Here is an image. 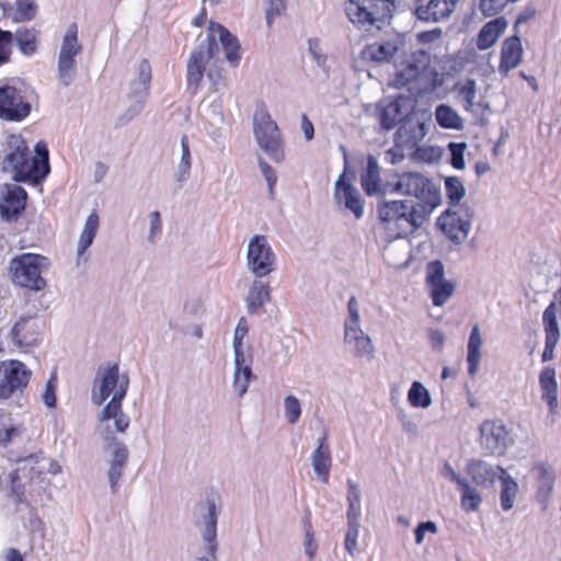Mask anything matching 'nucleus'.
<instances>
[{"instance_id":"f257e3e1","label":"nucleus","mask_w":561,"mask_h":561,"mask_svg":"<svg viewBox=\"0 0 561 561\" xmlns=\"http://www.w3.org/2000/svg\"><path fill=\"white\" fill-rule=\"evenodd\" d=\"M216 36H218V41L224 48L228 62L233 67L238 66L240 62L241 46L237 36L222 24L210 21L206 43L201 44L192 51L186 65V85L187 90L193 94H195L201 87L206 70V64L216 58L219 53Z\"/></svg>"},{"instance_id":"f03ea898","label":"nucleus","mask_w":561,"mask_h":561,"mask_svg":"<svg viewBox=\"0 0 561 561\" xmlns=\"http://www.w3.org/2000/svg\"><path fill=\"white\" fill-rule=\"evenodd\" d=\"M5 145L7 153L2 161V170L10 173L14 182L38 184L47 176L49 152L46 142L38 141L34 154L21 135H9Z\"/></svg>"},{"instance_id":"7ed1b4c3","label":"nucleus","mask_w":561,"mask_h":561,"mask_svg":"<svg viewBox=\"0 0 561 561\" xmlns=\"http://www.w3.org/2000/svg\"><path fill=\"white\" fill-rule=\"evenodd\" d=\"M379 220L391 238H402L415 230L425 216L408 201L383 202L378 207Z\"/></svg>"},{"instance_id":"20e7f679","label":"nucleus","mask_w":561,"mask_h":561,"mask_svg":"<svg viewBox=\"0 0 561 561\" xmlns=\"http://www.w3.org/2000/svg\"><path fill=\"white\" fill-rule=\"evenodd\" d=\"M391 186L390 193L415 197L419 203L414 204L420 211L426 216L440 203L438 187L426 176L417 172H404L397 176Z\"/></svg>"},{"instance_id":"39448f33","label":"nucleus","mask_w":561,"mask_h":561,"mask_svg":"<svg viewBox=\"0 0 561 561\" xmlns=\"http://www.w3.org/2000/svg\"><path fill=\"white\" fill-rule=\"evenodd\" d=\"M50 267L48 257L37 253H22L11 259L9 275L11 282L21 288L41 291L47 286L42 273Z\"/></svg>"},{"instance_id":"423d86ee","label":"nucleus","mask_w":561,"mask_h":561,"mask_svg":"<svg viewBox=\"0 0 561 561\" xmlns=\"http://www.w3.org/2000/svg\"><path fill=\"white\" fill-rule=\"evenodd\" d=\"M394 10L392 0H348L345 12L350 21L358 27H370L385 23Z\"/></svg>"},{"instance_id":"0eeeda50","label":"nucleus","mask_w":561,"mask_h":561,"mask_svg":"<svg viewBox=\"0 0 561 561\" xmlns=\"http://www.w3.org/2000/svg\"><path fill=\"white\" fill-rule=\"evenodd\" d=\"M253 121L254 135L260 148L274 162H282L285 158L284 144L277 124L264 107L255 111Z\"/></svg>"},{"instance_id":"6e6552de","label":"nucleus","mask_w":561,"mask_h":561,"mask_svg":"<svg viewBox=\"0 0 561 561\" xmlns=\"http://www.w3.org/2000/svg\"><path fill=\"white\" fill-rule=\"evenodd\" d=\"M32 377V371L19 359L0 362V400L11 398L15 392L23 391Z\"/></svg>"},{"instance_id":"1a4fd4ad","label":"nucleus","mask_w":561,"mask_h":561,"mask_svg":"<svg viewBox=\"0 0 561 561\" xmlns=\"http://www.w3.org/2000/svg\"><path fill=\"white\" fill-rule=\"evenodd\" d=\"M472 217L473 211L469 206L458 205L444 211L437 219V226L448 239L460 242L468 237Z\"/></svg>"},{"instance_id":"9d476101","label":"nucleus","mask_w":561,"mask_h":561,"mask_svg":"<svg viewBox=\"0 0 561 561\" xmlns=\"http://www.w3.org/2000/svg\"><path fill=\"white\" fill-rule=\"evenodd\" d=\"M81 51L78 42V25L71 23L62 38L58 58V78L64 85H69L75 77L76 56Z\"/></svg>"},{"instance_id":"9b49d317","label":"nucleus","mask_w":561,"mask_h":561,"mask_svg":"<svg viewBox=\"0 0 561 561\" xmlns=\"http://www.w3.org/2000/svg\"><path fill=\"white\" fill-rule=\"evenodd\" d=\"M247 259L249 268L256 277H264L273 271L275 254L265 236L257 234L251 239Z\"/></svg>"},{"instance_id":"f8f14e48","label":"nucleus","mask_w":561,"mask_h":561,"mask_svg":"<svg viewBox=\"0 0 561 561\" xmlns=\"http://www.w3.org/2000/svg\"><path fill=\"white\" fill-rule=\"evenodd\" d=\"M431 57L424 50H415L408 55L398 66L393 78L394 88H403L417 81L430 68Z\"/></svg>"},{"instance_id":"ddd939ff","label":"nucleus","mask_w":561,"mask_h":561,"mask_svg":"<svg viewBox=\"0 0 561 561\" xmlns=\"http://www.w3.org/2000/svg\"><path fill=\"white\" fill-rule=\"evenodd\" d=\"M31 103L13 85L0 87V119L22 122L31 113Z\"/></svg>"},{"instance_id":"4468645a","label":"nucleus","mask_w":561,"mask_h":561,"mask_svg":"<svg viewBox=\"0 0 561 561\" xmlns=\"http://www.w3.org/2000/svg\"><path fill=\"white\" fill-rule=\"evenodd\" d=\"M99 381V393L93 394V402L101 405L111 394H117L125 385V396L129 387V378L126 374L119 373L117 363L100 368L95 378Z\"/></svg>"},{"instance_id":"2eb2a0df","label":"nucleus","mask_w":561,"mask_h":561,"mask_svg":"<svg viewBox=\"0 0 561 561\" xmlns=\"http://www.w3.org/2000/svg\"><path fill=\"white\" fill-rule=\"evenodd\" d=\"M557 312H561V287L554 293L553 301L550 302L542 314L545 330V348L541 356L542 362H549L554 358V350L560 340Z\"/></svg>"},{"instance_id":"dca6fc26","label":"nucleus","mask_w":561,"mask_h":561,"mask_svg":"<svg viewBox=\"0 0 561 561\" xmlns=\"http://www.w3.org/2000/svg\"><path fill=\"white\" fill-rule=\"evenodd\" d=\"M426 285L434 306H443L454 294L455 283L445 279L444 265L436 260L426 267Z\"/></svg>"},{"instance_id":"f3484780","label":"nucleus","mask_w":561,"mask_h":561,"mask_svg":"<svg viewBox=\"0 0 561 561\" xmlns=\"http://www.w3.org/2000/svg\"><path fill=\"white\" fill-rule=\"evenodd\" d=\"M27 193L16 184L0 186V216L7 221L16 220L26 207Z\"/></svg>"},{"instance_id":"a211bd4d","label":"nucleus","mask_w":561,"mask_h":561,"mask_svg":"<svg viewBox=\"0 0 561 561\" xmlns=\"http://www.w3.org/2000/svg\"><path fill=\"white\" fill-rule=\"evenodd\" d=\"M511 442L510 433L500 421L486 420L480 425V444L490 455H502Z\"/></svg>"},{"instance_id":"6ab92c4d","label":"nucleus","mask_w":561,"mask_h":561,"mask_svg":"<svg viewBox=\"0 0 561 561\" xmlns=\"http://www.w3.org/2000/svg\"><path fill=\"white\" fill-rule=\"evenodd\" d=\"M334 201L337 206L351 210L356 219H360L364 215V201L359 192L346 179V171L341 174L334 186Z\"/></svg>"},{"instance_id":"aec40b11","label":"nucleus","mask_w":561,"mask_h":561,"mask_svg":"<svg viewBox=\"0 0 561 561\" xmlns=\"http://www.w3.org/2000/svg\"><path fill=\"white\" fill-rule=\"evenodd\" d=\"M41 324L36 317H21L11 329V339L19 347L34 346L39 342Z\"/></svg>"},{"instance_id":"412c9836","label":"nucleus","mask_w":561,"mask_h":561,"mask_svg":"<svg viewBox=\"0 0 561 561\" xmlns=\"http://www.w3.org/2000/svg\"><path fill=\"white\" fill-rule=\"evenodd\" d=\"M459 0H419L415 13L425 22H439L447 19L456 9Z\"/></svg>"},{"instance_id":"4be33fe9","label":"nucleus","mask_w":561,"mask_h":561,"mask_svg":"<svg viewBox=\"0 0 561 561\" xmlns=\"http://www.w3.org/2000/svg\"><path fill=\"white\" fill-rule=\"evenodd\" d=\"M531 477L536 488L535 500L540 504L541 510L545 511L554 484L553 471L551 467L536 465L531 468Z\"/></svg>"},{"instance_id":"5701e85b","label":"nucleus","mask_w":561,"mask_h":561,"mask_svg":"<svg viewBox=\"0 0 561 561\" xmlns=\"http://www.w3.org/2000/svg\"><path fill=\"white\" fill-rule=\"evenodd\" d=\"M2 18L11 19L13 23L32 21L37 14L36 0H15L14 4L0 2Z\"/></svg>"},{"instance_id":"b1692460","label":"nucleus","mask_w":561,"mask_h":561,"mask_svg":"<svg viewBox=\"0 0 561 561\" xmlns=\"http://www.w3.org/2000/svg\"><path fill=\"white\" fill-rule=\"evenodd\" d=\"M125 398V386L117 394H114L110 402L104 407L100 421L114 420L115 430L119 433H124L129 426V417L123 412L122 401Z\"/></svg>"},{"instance_id":"393cba45","label":"nucleus","mask_w":561,"mask_h":561,"mask_svg":"<svg viewBox=\"0 0 561 561\" xmlns=\"http://www.w3.org/2000/svg\"><path fill=\"white\" fill-rule=\"evenodd\" d=\"M523 46L518 36L506 38L501 48V60L499 69L501 72H508L516 68L522 61Z\"/></svg>"},{"instance_id":"a878e982","label":"nucleus","mask_w":561,"mask_h":561,"mask_svg":"<svg viewBox=\"0 0 561 561\" xmlns=\"http://www.w3.org/2000/svg\"><path fill=\"white\" fill-rule=\"evenodd\" d=\"M312 466L321 482L328 483L332 467V457L325 434L320 438L318 447L312 454Z\"/></svg>"},{"instance_id":"bb28decb","label":"nucleus","mask_w":561,"mask_h":561,"mask_svg":"<svg viewBox=\"0 0 561 561\" xmlns=\"http://www.w3.org/2000/svg\"><path fill=\"white\" fill-rule=\"evenodd\" d=\"M539 385L541 398L547 402L550 414L554 415L558 409V383L556 370L552 367H546L539 375Z\"/></svg>"},{"instance_id":"cd10ccee","label":"nucleus","mask_w":561,"mask_h":561,"mask_svg":"<svg viewBox=\"0 0 561 561\" xmlns=\"http://www.w3.org/2000/svg\"><path fill=\"white\" fill-rule=\"evenodd\" d=\"M506 27L507 21L503 16L495 18L485 23L477 37L478 48L484 50L493 46Z\"/></svg>"},{"instance_id":"c85d7f7f","label":"nucleus","mask_w":561,"mask_h":561,"mask_svg":"<svg viewBox=\"0 0 561 561\" xmlns=\"http://www.w3.org/2000/svg\"><path fill=\"white\" fill-rule=\"evenodd\" d=\"M397 51V46L392 42L371 43L362 50V58L368 61L382 62L388 61Z\"/></svg>"},{"instance_id":"c756f323","label":"nucleus","mask_w":561,"mask_h":561,"mask_svg":"<svg viewBox=\"0 0 561 561\" xmlns=\"http://www.w3.org/2000/svg\"><path fill=\"white\" fill-rule=\"evenodd\" d=\"M481 347H482V337H481L480 329L476 324L471 330L469 341H468L467 362H468V373L470 376H474L479 369V364H480V359H481Z\"/></svg>"},{"instance_id":"7c9ffc66","label":"nucleus","mask_w":561,"mask_h":561,"mask_svg":"<svg viewBox=\"0 0 561 561\" xmlns=\"http://www.w3.org/2000/svg\"><path fill=\"white\" fill-rule=\"evenodd\" d=\"M345 341L354 343L356 353L359 356L371 355L374 346L368 335L364 334L360 330L359 324L357 325H345Z\"/></svg>"},{"instance_id":"2f4dec72","label":"nucleus","mask_w":561,"mask_h":561,"mask_svg":"<svg viewBox=\"0 0 561 561\" xmlns=\"http://www.w3.org/2000/svg\"><path fill=\"white\" fill-rule=\"evenodd\" d=\"M468 473L472 481L480 486H491L497 478V471L482 461L471 462L468 467Z\"/></svg>"},{"instance_id":"473e14b6","label":"nucleus","mask_w":561,"mask_h":561,"mask_svg":"<svg viewBox=\"0 0 561 561\" xmlns=\"http://www.w3.org/2000/svg\"><path fill=\"white\" fill-rule=\"evenodd\" d=\"M360 184L365 193L369 196L379 191L380 169L376 159L371 156L368 157L367 167L360 175Z\"/></svg>"},{"instance_id":"72a5a7b5","label":"nucleus","mask_w":561,"mask_h":561,"mask_svg":"<svg viewBox=\"0 0 561 561\" xmlns=\"http://www.w3.org/2000/svg\"><path fill=\"white\" fill-rule=\"evenodd\" d=\"M378 118L383 129L390 130L394 128L404 118L399 101L393 100L381 106L378 111Z\"/></svg>"},{"instance_id":"f704fd0d","label":"nucleus","mask_w":561,"mask_h":561,"mask_svg":"<svg viewBox=\"0 0 561 561\" xmlns=\"http://www.w3.org/2000/svg\"><path fill=\"white\" fill-rule=\"evenodd\" d=\"M500 471V480H501V506L504 511H508L514 505V499L517 494L518 486L513 478H511L506 471L497 467Z\"/></svg>"},{"instance_id":"c9c22d12","label":"nucleus","mask_w":561,"mask_h":561,"mask_svg":"<svg viewBox=\"0 0 561 561\" xmlns=\"http://www.w3.org/2000/svg\"><path fill=\"white\" fill-rule=\"evenodd\" d=\"M99 229V216L95 211L91 213L84 224L83 230L78 242V257H81L88 248L92 244Z\"/></svg>"},{"instance_id":"e433bc0d","label":"nucleus","mask_w":561,"mask_h":561,"mask_svg":"<svg viewBox=\"0 0 561 561\" xmlns=\"http://www.w3.org/2000/svg\"><path fill=\"white\" fill-rule=\"evenodd\" d=\"M21 53L25 56L33 55L37 49V34L35 28L19 27L13 34Z\"/></svg>"},{"instance_id":"4c0bfd02","label":"nucleus","mask_w":561,"mask_h":561,"mask_svg":"<svg viewBox=\"0 0 561 561\" xmlns=\"http://www.w3.org/2000/svg\"><path fill=\"white\" fill-rule=\"evenodd\" d=\"M270 300V287L262 282H254L248 296V310L250 313L256 312L266 301Z\"/></svg>"},{"instance_id":"58836bf2","label":"nucleus","mask_w":561,"mask_h":561,"mask_svg":"<svg viewBox=\"0 0 561 561\" xmlns=\"http://www.w3.org/2000/svg\"><path fill=\"white\" fill-rule=\"evenodd\" d=\"M435 117L437 124L443 128L461 129L462 119L450 106L440 104L436 107Z\"/></svg>"},{"instance_id":"ea45409f","label":"nucleus","mask_w":561,"mask_h":561,"mask_svg":"<svg viewBox=\"0 0 561 561\" xmlns=\"http://www.w3.org/2000/svg\"><path fill=\"white\" fill-rule=\"evenodd\" d=\"M236 371L233 379V388L239 393V396H243L249 387L252 370L249 365L245 364L244 353L242 354V360L236 362Z\"/></svg>"},{"instance_id":"a19ab883","label":"nucleus","mask_w":561,"mask_h":561,"mask_svg":"<svg viewBox=\"0 0 561 561\" xmlns=\"http://www.w3.org/2000/svg\"><path fill=\"white\" fill-rule=\"evenodd\" d=\"M216 524L217 514L215 503H209L208 507V520L204 531V540L208 543V552L215 557L217 543H216Z\"/></svg>"},{"instance_id":"79ce46f5","label":"nucleus","mask_w":561,"mask_h":561,"mask_svg":"<svg viewBox=\"0 0 561 561\" xmlns=\"http://www.w3.org/2000/svg\"><path fill=\"white\" fill-rule=\"evenodd\" d=\"M408 400L414 408H427L432 400L427 389L419 381H414L408 392Z\"/></svg>"},{"instance_id":"37998d69","label":"nucleus","mask_w":561,"mask_h":561,"mask_svg":"<svg viewBox=\"0 0 561 561\" xmlns=\"http://www.w3.org/2000/svg\"><path fill=\"white\" fill-rule=\"evenodd\" d=\"M461 506L466 512L477 511L482 502L480 494L467 482L460 489Z\"/></svg>"},{"instance_id":"c03bdc74","label":"nucleus","mask_w":561,"mask_h":561,"mask_svg":"<svg viewBox=\"0 0 561 561\" xmlns=\"http://www.w3.org/2000/svg\"><path fill=\"white\" fill-rule=\"evenodd\" d=\"M446 195L455 208L465 196L466 190L462 182L458 178H448L445 181Z\"/></svg>"},{"instance_id":"a18cd8bd","label":"nucleus","mask_w":561,"mask_h":561,"mask_svg":"<svg viewBox=\"0 0 561 561\" xmlns=\"http://www.w3.org/2000/svg\"><path fill=\"white\" fill-rule=\"evenodd\" d=\"M249 331L248 323L244 317H241L238 321L237 328L233 335V351L236 362L242 360L243 354V339L247 336Z\"/></svg>"},{"instance_id":"49530a36","label":"nucleus","mask_w":561,"mask_h":561,"mask_svg":"<svg viewBox=\"0 0 561 561\" xmlns=\"http://www.w3.org/2000/svg\"><path fill=\"white\" fill-rule=\"evenodd\" d=\"M10 480V494L15 499L16 503L22 504L26 502L25 489L21 483L20 469H15L9 474Z\"/></svg>"},{"instance_id":"de8ad7c7","label":"nucleus","mask_w":561,"mask_h":561,"mask_svg":"<svg viewBox=\"0 0 561 561\" xmlns=\"http://www.w3.org/2000/svg\"><path fill=\"white\" fill-rule=\"evenodd\" d=\"M466 111H472L477 94V84L473 79H467L459 90Z\"/></svg>"},{"instance_id":"09e8293b","label":"nucleus","mask_w":561,"mask_h":561,"mask_svg":"<svg viewBox=\"0 0 561 561\" xmlns=\"http://www.w3.org/2000/svg\"><path fill=\"white\" fill-rule=\"evenodd\" d=\"M13 33L0 28V65L10 60L12 54Z\"/></svg>"},{"instance_id":"8fccbe9b","label":"nucleus","mask_w":561,"mask_h":561,"mask_svg":"<svg viewBox=\"0 0 561 561\" xmlns=\"http://www.w3.org/2000/svg\"><path fill=\"white\" fill-rule=\"evenodd\" d=\"M304 526H305V538H306L305 551L308 554V557L310 559H312L316 556V553H317L318 546H317L316 540H314V535H313V530H312V524H311V520H310V514H308V516L305 517Z\"/></svg>"},{"instance_id":"3c124183","label":"nucleus","mask_w":561,"mask_h":561,"mask_svg":"<svg viewBox=\"0 0 561 561\" xmlns=\"http://www.w3.org/2000/svg\"><path fill=\"white\" fill-rule=\"evenodd\" d=\"M285 416L288 423L295 424L301 414V408L298 399L294 396H287L284 401Z\"/></svg>"},{"instance_id":"603ef678","label":"nucleus","mask_w":561,"mask_h":561,"mask_svg":"<svg viewBox=\"0 0 561 561\" xmlns=\"http://www.w3.org/2000/svg\"><path fill=\"white\" fill-rule=\"evenodd\" d=\"M57 383H58L57 375L54 371L50 375L49 379L47 380L46 388H45V391L43 393V401H44V403L48 408H55L56 407V402H57V398H56Z\"/></svg>"},{"instance_id":"864d4df0","label":"nucleus","mask_w":561,"mask_h":561,"mask_svg":"<svg viewBox=\"0 0 561 561\" xmlns=\"http://www.w3.org/2000/svg\"><path fill=\"white\" fill-rule=\"evenodd\" d=\"M181 147H182V156L180 162V171L181 178L180 180L185 179L188 175L191 169V152L188 146V138L186 135H183L181 138Z\"/></svg>"},{"instance_id":"5fc2aeb1","label":"nucleus","mask_w":561,"mask_h":561,"mask_svg":"<svg viewBox=\"0 0 561 561\" xmlns=\"http://www.w3.org/2000/svg\"><path fill=\"white\" fill-rule=\"evenodd\" d=\"M359 534V524H348L345 535L344 546L350 554H354L357 549V538Z\"/></svg>"},{"instance_id":"6e6d98bb","label":"nucleus","mask_w":561,"mask_h":561,"mask_svg":"<svg viewBox=\"0 0 561 561\" xmlns=\"http://www.w3.org/2000/svg\"><path fill=\"white\" fill-rule=\"evenodd\" d=\"M286 10L285 0H268L266 9V23L271 27L275 18L279 16Z\"/></svg>"},{"instance_id":"4d7b16f0","label":"nucleus","mask_w":561,"mask_h":561,"mask_svg":"<svg viewBox=\"0 0 561 561\" xmlns=\"http://www.w3.org/2000/svg\"><path fill=\"white\" fill-rule=\"evenodd\" d=\"M259 165H260L263 176L265 178V180L268 184L270 194L273 195L274 186L276 185V182H277V175H276L274 169L263 159L259 160Z\"/></svg>"},{"instance_id":"13d9d810","label":"nucleus","mask_w":561,"mask_h":561,"mask_svg":"<svg viewBox=\"0 0 561 561\" xmlns=\"http://www.w3.org/2000/svg\"><path fill=\"white\" fill-rule=\"evenodd\" d=\"M451 151V164L455 169L461 170L465 168V159H463V144H450Z\"/></svg>"},{"instance_id":"bf43d9fd","label":"nucleus","mask_w":561,"mask_h":561,"mask_svg":"<svg viewBox=\"0 0 561 561\" xmlns=\"http://www.w3.org/2000/svg\"><path fill=\"white\" fill-rule=\"evenodd\" d=\"M309 51L313 56L314 60L319 66H323L327 62V56L321 53L319 39L311 38L308 42Z\"/></svg>"},{"instance_id":"052dcab7","label":"nucleus","mask_w":561,"mask_h":561,"mask_svg":"<svg viewBox=\"0 0 561 561\" xmlns=\"http://www.w3.org/2000/svg\"><path fill=\"white\" fill-rule=\"evenodd\" d=\"M139 79L145 89L148 90L151 81V66L147 59H142L139 64Z\"/></svg>"},{"instance_id":"680f3d73","label":"nucleus","mask_w":561,"mask_h":561,"mask_svg":"<svg viewBox=\"0 0 561 561\" xmlns=\"http://www.w3.org/2000/svg\"><path fill=\"white\" fill-rule=\"evenodd\" d=\"M350 319L345 322V325H357L359 324V313L356 298L353 296L347 304Z\"/></svg>"},{"instance_id":"e2e57ef3","label":"nucleus","mask_w":561,"mask_h":561,"mask_svg":"<svg viewBox=\"0 0 561 561\" xmlns=\"http://www.w3.org/2000/svg\"><path fill=\"white\" fill-rule=\"evenodd\" d=\"M347 502L348 504H360V492L352 480L347 481Z\"/></svg>"},{"instance_id":"0e129e2a","label":"nucleus","mask_w":561,"mask_h":561,"mask_svg":"<svg viewBox=\"0 0 561 561\" xmlns=\"http://www.w3.org/2000/svg\"><path fill=\"white\" fill-rule=\"evenodd\" d=\"M162 224H161V217L159 211H152L150 214V236L149 238L152 239L156 234H158L161 231Z\"/></svg>"},{"instance_id":"69168bd1","label":"nucleus","mask_w":561,"mask_h":561,"mask_svg":"<svg viewBox=\"0 0 561 561\" xmlns=\"http://www.w3.org/2000/svg\"><path fill=\"white\" fill-rule=\"evenodd\" d=\"M123 467L124 466L116 465V463L111 465V468L108 471V478H110V482H111L113 490L116 488V485L122 477Z\"/></svg>"},{"instance_id":"338daca9","label":"nucleus","mask_w":561,"mask_h":561,"mask_svg":"<svg viewBox=\"0 0 561 561\" xmlns=\"http://www.w3.org/2000/svg\"><path fill=\"white\" fill-rule=\"evenodd\" d=\"M128 458V450L125 446H118L115 449L112 463L125 466Z\"/></svg>"},{"instance_id":"774afa93","label":"nucleus","mask_w":561,"mask_h":561,"mask_svg":"<svg viewBox=\"0 0 561 561\" xmlns=\"http://www.w3.org/2000/svg\"><path fill=\"white\" fill-rule=\"evenodd\" d=\"M301 128L306 139L311 140L313 138L314 129L311 121L308 118L306 114H302L301 117Z\"/></svg>"}]
</instances>
